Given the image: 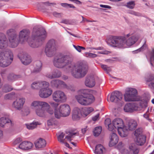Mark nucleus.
Returning <instances> with one entry per match:
<instances>
[{"mask_svg":"<svg viewBox=\"0 0 154 154\" xmlns=\"http://www.w3.org/2000/svg\"><path fill=\"white\" fill-rule=\"evenodd\" d=\"M10 122L11 121L8 118L2 117L0 119V126L2 127H3L5 124Z\"/></svg>","mask_w":154,"mask_h":154,"instance_id":"nucleus-33","label":"nucleus"},{"mask_svg":"<svg viewBox=\"0 0 154 154\" xmlns=\"http://www.w3.org/2000/svg\"><path fill=\"white\" fill-rule=\"evenodd\" d=\"M137 126V122L133 119L130 120L128 122L127 128L128 130L132 131L135 129Z\"/></svg>","mask_w":154,"mask_h":154,"instance_id":"nucleus-27","label":"nucleus"},{"mask_svg":"<svg viewBox=\"0 0 154 154\" xmlns=\"http://www.w3.org/2000/svg\"><path fill=\"white\" fill-rule=\"evenodd\" d=\"M123 145L124 144L122 142H119L118 144V147L119 149H120Z\"/></svg>","mask_w":154,"mask_h":154,"instance_id":"nucleus-62","label":"nucleus"},{"mask_svg":"<svg viewBox=\"0 0 154 154\" xmlns=\"http://www.w3.org/2000/svg\"><path fill=\"white\" fill-rule=\"evenodd\" d=\"M29 34L28 30L23 29L20 31L19 34L20 41L23 43L27 41L29 45L33 48L38 47L40 45L47 36L45 30L42 28L36 29L34 28L31 38L28 39Z\"/></svg>","mask_w":154,"mask_h":154,"instance_id":"nucleus-2","label":"nucleus"},{"mask_svg":"<svg viewBox=\"0 0 154 154\" xmlns=\"http://www.w3.org/2000/svg\"><path fill=\"white\" fill-rule=\"evenodd\" d=\"M81 108L82 111V117H84L87 116L89 114L94 111L93 108L91 107Z\"/></svg>","mask_w":154,"mask_h":154,"instance_id":"nucleus-28","label":"nucleus"},{"mask_svg":"<svg viewBox=\"0 0 154 154\" xmlns=\"http://www.w3.org/2000/svg\"><path fill=\"white\" fill-rule=\"evenodd\" d=\"M139 150L135 144L133 143L129 146V152L127 154H137Z\"/></svg>","mask_w":154,"mask_h":154,"instance_id":"nucleus-29","label":"nucleus"},{"mask_svg":"<svg viewBox=\"0 0 154 154\" xmlns=\"http://www.w3.org/2000/svg\"><path fill=\"white\" fill-rule=\"evenodd\" d=\"M41 123L38 122H33L29 124H26L25 125L27 128L29 130H32L37 127L38 125H40Z\"/></svg>","mask_w":154,"mask_h":154,"instance_id":"nucleus-31","label":"nucleus"},{"mask_svg":"<svg viewBox=\"0 0 154 154\" xmlns=\"http://www.w3.org/2000/svg\"><path fill=\"white\" fill-rule=\"evenodd\" d=\"M89 49H95L96 50H102L103 49V47H100L96 48H89Z\"/></svg>","mask_w":154,"mask_h":154,"instance_id":"nucleus-60","label":"nucleus"},{"mask_svg":"<svg viewBox=\"0 0 154 154\" xmlns=\"http://www.w3.org/2000/svg\"><path fill=\"white\" fill-rule=\"evenodd\" d=\"M18 57L22 63L25 65L29 64L32 61L31 57L26 53H20L18 54Z\"/></svg>","mask_w":154,"mask_h":154,"instance_id":"nucleus-16","label":"nucleus"},{"mask_svg":"<svg viewBox=\"0 0 154 154\" xmlns=\"http://www.w3.org/2000/svg\"><path fill=\"white\" fill-rule=\"evenodd\" d=\"M33 146V144L30 142L24 141L19 145V147L22 149H28L31 148Z\"/></svg>","mask_w":154,"mask_h":154,"instance_id":"nucleus-24","label":"nucleus"},{"mask_svg":"<svg viewBox=\"0 0 154 154\" xmlns=\"http://www.w3.org/2000/svg\"><path fill=\"white\" fill-rule=\"evenodd\" d=\"M106 152L105 148L101 144L97 145L94 151V152L95 154H104Z\"/></svg>","mask_w":154,"mask_h":154,"instance_id":"nucleus-23","label":"nucleus"},{"mask_svg":"<svg viewBox=\"0 0 154 154\" xmlns=\"http://www.w3.org/2000/svg\"><path fill=\"white\" fill-rule=\"evenodd\" d=\"M109 146L110 147L115 145L118 142L119 138L116 134L114 133H112L111 134Z\"/></svg>","mask_w":154,"mask_h":154,"instance_id":"nucleus-22","label":"nucleus"},{"mask_svg":"<svg viewBox=\"0 0 154 154\" xmlns=\"http://www.w3.org/2000/svg\"><path fill=\"white\" fill-rule=\"evenodd\" d=\"M25 101L26 99L25 98L21 97L17 98L13 102L12 106L14 108L20 110L23 108Z\"/></svg>","mask_w":154,"mask_h":154,"instance_id":"nucleus-15","label":"nucleus"},{"mask_svg":"<svg viewBox=\"0 0 154 154\" xmlns=\"http://www.w3.org/2000/svg\"><path fill=\"white\" fill-rule=\"evenodd\" d=\"M130 13L132 15H133L135 16H138L140 15L138 13L133 11H131L130 12Z\"/></svg>","mask_w":154,"mask_h":154,"instance_id":"nucleus-58","label":"nucleus"},{"mask_svg":"<svg viewBox=\"0 0 154 154\" xmlns=\"http://www.w3.org/2000/svg\"><path fill=\"white\" fill-rule=\"evenodd\" d=\"M106 125L108 127V129L109 131H114V127L112 126V123H111L110 119L109 118L106 119L105 121Z\"/></svg>","mask_w":154,"mask_h":154,"instance_id":"nucleus-32","label":"nucleus"},{"mask_svg":"<svg viewBox=\"0 0 154 154\" xmlns=\"http://www.w3.org/2000/svg\"><path fill=\"white\" fill-rule=\"evenodd\" d=\"M110 52L106 50L104 51H98L97 53L99 54H107L110 53Z\"/></svg>","mask_w":154,"mask_h":154,"instance_id":"nucleus-53","label":"nucleus"},{"mask_svg":"<svg viewBox=\"0 0 154 154\" xmlns=\"http://www.w3.org/2000/svg\"><path fill=\"white\" fill-rule=\"evenodd\" d=\"M49 84L48 82V85L43 86L40 89L38 94L40 97L46 98L50 96L52 93V90L49 88Z\"/></svg>","mask_w":154,"mask_h":154,"instance_id":"nucleus-12","label":"nucleus"},{"mask_svg":"<svg viewBox=\"0 0 154 154\" xmlns=\"http://www.w3.org/2000/svg\"><path fill=\"white\" fill-rule=\"evenodd\" d=\"M101 68L105 71L107 72H109L111 71V69L110 67L108 66L105 65H101Z\"/></svg>","mask_w":154,"mask_h":154,"instance_id":"nucleus-45","label":"nucleus"},{"mask_svg":"<svg viewBox=\"0 0 154 154\" xmlns=\"http://www.w3.org/2000/svg\"><path fill=\"white\" fill-rule=\"evenodd\" d=\"M136 143L137 145H142L146 141V137L145 135H140L136 138Z\"/></svg>","mask_w":154,"mask_h":154,"instance_id":"nucleus-30","label":"nucleus"},{"mask_svg":"<svg viewBox=\"0 0 154 154\" xmlns=\"http://www.w3.org/2000/svg\"><path fill=\"white\" fill-rule=\"evenodd\" d=\"M123 96L122 94L118 91H116L112 92L110 96V101L115 103H119L121 105L124 103L122 101Z\"/></svg>","mask_w":154,"mask_h":154,"instance_id":"nucleus-14","label":"nucleus"},{"mask_svg":"<svg viewBox=\"0 0 154 154\" xmlns=\"http://www.w3.org/2000/svg\"><path fill=\"white\" fill-rule=\"evenodd\" d=\"M154 79V75H151L149 78L146 80L147 82H150Z\"/></svg>","mask_w":154,"mask_h":154,"instance_id":"nucleus-56","label":"nucleus"},{"mask_svg":"<svg viewBox=\"0 0 154 154\" xmlns=\"http://www.w3.org/2000/svg\"><path fill=\"white\" fill-rule=\"evenodd\" d=\"M150 61L151 66H154V48L152 50L151 54Z\"/></svg>","mask_w":154,"mask_h":154,"instance_id":"nucleus-41","label":"nucleus"},{"mask_svg":"<svg viewBox=\"0 0 154 154\" xmlns=\"http://www.w3.org/2000/svg\"><path fill=\"white\" fill-rule=\"evenodd\" d=\"M53 14L55 17L57 18H60L62 16V14L61 13H58L56 12H54Z\"/></svg>","mask_w":154,"mask_h":154,"instance_id":"nucleus-52","label":"nucleus"},{"mask_svg":"<svg viewBox=\"0 0 154 154\" xmlns=\"http://www.w3.org/2000/svg\"><path fill=\"white\" fill-rule=\"evenodd\" d=\"M100 6L102 8H108V9H110L111 8L110 6H109V5H100Z\"/></svg>","mask_w":154,"mask_h":154,"instance_id":"nucleus-57","label":"nucleus"},{"mask_svg":"<svg viewBox=\"0 0 154 154\" xmlns=\"http://www.w3.org/2000/svg\"><path fill=\"white\" fill-rule=\"evenodd\" d=\"M143 116L146 119H147L150 120L149 119V115L147 113H146L144 114L143 115Z\"/></svg>","mask_w":154,"mask_h":154,"instance_id":"nucleus-61","label":"nucleus"},{"mask_svg":"<svg viewBox=\"0 0 154 154\" xmlns=\"http://www.w3.org/2000/svg\"><path fill=\"white\" fill-rule=\"evenodd\" d=\"M34 144L37 149H40L45 147L46 146V143L44 139L39 138L35 141Z\"/></svg>","mask_w":154,"mask_h":154,"instance_id":"nucleus-21","label":"nucleus"},{"mask_svg":"<svg viewBox=\"0 0 154 154\" xmlns=\"http://www.w3.org/2000/svg\"><path fill=\"white\" fill-rule=\"evenodd\" d=\"M32 107V106H31ZM36 108L35 109V112L37 116L42 117H45L47 115L46 113V112L45 110L44 109V108ZM33 108V107H32ZM33 108H34L33 107Z\"/></svg>","mask_w":154,"mask_h":154,"instance_id":"nucleus-25","label":"nucleus"},{"mask_svg":"<svg viewBox=\"0 0 154 154\" xmlns=\"http://www.w3.org/2000/svg\"><path fill=\"white\" fill-rule=\"evenodd\" d=\"M13 89L12 87L9 85H5L3 88V92L7 93L11 91Z\"/></svg>","mask_w":154,"mask_h":154,"instance_id":"nucleus-38","label":"nucleus"},{"mask_svg":"<svg viewBox=\"0 0 154 154\" xmlns=\"http://www.w3.org/2000/svg\"><path fill=\"white\" fill-rule=\"evenodd\" d=\"M69 22V21L68 20L66 19H63V20L61 22V23H63L65 24H67Z\"/></svg>","mask_w":154,"mask_h":154,"instance_id":"nucleus-63","label":"nucleus"},{"mask_svg":"<svg viewBox=\"0 0 154 154\" xmlns=\"http://www.w3.org/2000/svg\"><path fill=\"white\" fill-rule=\"evenodd\" d=\"M140 38L138 35H131L130 33L125 36H109L106 42L109 46L117 48L130 47L134 44Z\"/></svg>","mask_w":154,"mask_h":154,"instance_id":"nucleus-3","label":"nucleus"},{"mask_svg":"<svg viewBox=\"0 0 154 154\" xmlns=\"http://www.w3.org/2000/svg\"><path fill=\"white\" fill-rule=\"evenodd\" d=\"M135 5V3L134 1H131L127 3L126 6L130 9H133Z\"/></svg>","mask_w":154,"mask_h":154,"instance_id":"nucleus-42","label":"nucleus"},{"mask_svg":"<svg viewBox=\"0 0 154 154\" xmlns=\"http://www.w3.org/2000/svg\"><path fill=\"white\" fill-rule=\"evenodd\" d=\"M75 134V133H70L67 136L65 137V139H66L68 141H70L72 140L71 138Z\"/></svg>","mask_w":154,"mask_h":154,"instance_id":"nucleus-48","label":"nucleus"},{"mask_svg":"<svg viewBox=\"0 0 154 154\" xmlns=\"http://www.w3.org/2000/svg\"><path fill=\"white\" fill-rule=\"evenodd\" d=\"M95 81L93 77L88 76L86 78L85 85L86 86L89 88H92L95 85Z\"/></svg>","mask_w":154,"mask_h":154,"instance_id":"nucleus-20","label":"nucleus"},{"mask_svg":"<svg viewBox=\"0 0 154 154\" xmlns=\"http://www.w3.org/2000/svg\"><path fill=\"white\" fill-rule=\"evenodd\" d=\"M48 82L45 81H37L33 82L31 85V88L33 89L37 90L44 85H48Z\"/></svg>","mask_w":154,"mask_h":154,"instance_id":"nucleus-18","label":"nucleus"},{"mask_svg":"<svg viewBox=\"0 0 154 154\" xmlns=\"http://www.w3.org/2000/svg\"><path fill=\"white\" fill-rule=\"evenodd\" d=\"M7 45V41L5 35L2 34H0V49L5 48Z\"/></svg>","mask_w":154,"mask_h":154,"instance_id":"nucleus-26","label":"nucleus"},{"mask_svg":"<svg viewBox=\"0 0 154 154\" xmlns=\"http://www.w3.org/2000/svg\"><path fill=\"white\" fill-rule=\"evenodd\" d=\"M58 46L57 42L54 39L49 40L45 49V52L47 56L50 57L53 56Z\"/></svg>","mask_w":154,"mask_h":154,"instance_id":"nucleus-9","label":"nucleus"},{"mask_svg":"<svg viewBox=\"0 0 154 154\" xmlns=\"http://www.w3.org/2000/svg\"><path fill=\"white\" fill-rule=\"evenodd\" d=\"M13 29H10L7 31V33L9 35H11L9 38V41L11 46L12 48H15L17 46L19 40L17 39V35L15 34L12 35L14 32Z\"/></svg>","mask_w":154,"mask_h":154,"instance_id":"nucleus-13","label":"nucleus"},{"mask_svg":"<svg viewBox=\"0 0 154 154\" xmlns=\"http://www.w3.org/2000/svg\"><path fill=\"white\" fill-rule=\"evenodd\" d=\"M137 91L135 88H127L124 94L125 100L127 102L140 101V106L142 108L146 107L149 100L146 98L137 96Z\"/></svg>","mask_w":154,"mask_h":154,"instance_id":"nucleus-4","label":"nucleus"},{"mask_svg":"<svg viewBox=\"0 0 154 154\" xmlns=\"http://www.w3.org/2000/svg\"><path fill=\"white\" fill-rule=\"evenodd\" d=\"M70 113L71 109L69 106L67 104H63L60 105L58 109H56L54 115L56 118L59 119L62 117L69 116Z\"/></svg>","mask_w":154,"mask_h":154,"instance_id":"nucleus-8","label":"nucleus"},{"mask_svg":"<svg viewBox=\"0 0 154 154\" xmlns=\"http://www.w3.org/2000/svg\"><path fill=\"white\" fill-rule=\"evenodd\" d=\"M81 108L76 107L74 108L72 113V118L73 120H78L82 116Z\"/></svg>","mask_w":154,"mask_h":154,"instance_id":"nucleus-17","label":"nucleus"},{"mask_svg":"<svg viewBox=\"0 0 154 154\" xmlns=\"http://www.w3.org/2000/svg\"><path fill=\"white\" fill-rule=\"evenodd\" d=\"M71 55L59 54L54 58L53 62L55 67L63 69L66 72L71 70L72 75L75 78L78 79L84 77L88 71V66L81 63L73 65Z\"/></svg>","mask_w":154,"mask_h":154,"instance_id":"nucleus-1","label":"nucleus"},{"mask_svg":"<svg viewBox=\"0 0 154 154\" xmlns=\"http://www.w3.org/2000/svg\"><path fill=\"white\" fill-rule=\"evenodd\" d=\"M52 97L53 100L56 102H64L67 99L66 95L61 91H57L54 92Z\"/></svg>","mask_w":154,"mask_h":154,"instance_id":"nucleus-11","label":"nucleus"},{"mask_svg":"<svg viewBox=\"0 0 154 154\" xmlns=\"http://www.w3.org/2000/svg\"><path fill=\"white\" fill-rule=\"evenodd\" d=\"M59 87L58 88H66L67 87V85L63 82L59 80Z\"/></svg>","mask_w":154,"mask_h":154,"instance_id":"nucleus-44","label":"nucleus"},{"mask_svg":"<svg viewBox=\"0 0 154 154\" xmlns=\"http://www.w3.org/2000/svg\"><path fill=\"white\" fill-rule=\"evenodd\" d=\"M65 134L63 133H61L60 135L57 136V138L58 141L61 144L63 143L65 140V138H64Z\"/></svg>","mask_w":154,"mask_h":154,"instance_id":"nucleus-36","label":"nucleus"},{"mask_svg":"<svg viewBox=\"0 0 154 154\" xmlns=\"http://www.w3.org/2000/svg\"><path fill=\"white\" fill-rule=\"evenodd\" d=\"M59 80L54 79L52 80L51 82V84L52 87L58 88L59 87Z\"/></svg>","mask_w":154,"mask_h":154,"instance_id":"nucleus-39","label":"nucleus"},{"mask_svg":"<svg viewBox=\"0 0 154 154\" xmlns=\"http://www.w3.org/2000/svg\"><path fill=\"white\" fill-rule=\"evenodd\" d=\"M86 55L87 57L90 58H94L98 56L96 54L88 52L86 53Z\"/></svg>","mask_w":154,"mask_h":154,"instance_id":"nucleus-49","label":"nucleus"},{"mask_svg":"<svg viewBox=\"0 0 154 154\" xmlns=\"http://www.w3.org/2000/svg\"><path fill=\"white\" fill-rule=\"evenodd\" d=\"M112 125L114 127V131L115 128H117L120 136L124 137L127 136L128 129L127 127L125 126L124 122L122 119L119 118L114 119L112 121Z\"/></svg>","mask_w":154,"mask_h":154,"instance_id":"nucleus-6","label":"nucleus"},{"mask_svg":"<svg viewBox=\"0 0 154 154\" xmlns=\"http://www.w3.org/2000/svg\"><path fill=\"white\" fill-rule=\"evenodd\" d=\"M42 65V63L40 61H37L35 63V66L33 70V72H40L41 70Z\"/></svg>","mask_w":154,"mask_h":154,"instance_id":"nucleus-34","label":"nucleus"},{"mask_svg":"<svg viewBox=\"0 0 154 154\" xmlns=\"http://www.w3.org/2000/svg\"><path fill=\"white\" fill-rule=\"evenodd\" d=\"M102 131V128L100 127H96L94 131V135L95 136H98L101 132Z\"/></svg>","mask_w":154,"mask_h":154,"instance_id":"nucleus-37","label":"nucleus"},{"mask_svg":"<svg viewBox=\"0 0 154 154\" xmlns=\"http://www.w3.org/2000/svg\"><path fill=\"white\" fill-rule=\"evenodd\" d=\"M50 104L51 106L54 108V112H55L56 109H58V107H57L58 104L54 102H51L50 103Z\"/></svg>","mask_w":154,"mask_h":154,"instance_id":"nucleus-50","label":"nucleus"},{"mask_svg":"<svg viewBox=\"0 0 154 154\" xmlns=\"http://www.w3.org/2000/svg\"><path fill=\"white\" fill-rule=\"evenodd\" d=\"M46 77L50 79H52L55 78V77H56V76H55V74L54 73L52 74H47L46 75Z\"/></svg>","mask_w":154,"mask_h":154,"instance_id":"nucleus-55","label":"nucleus"},{"mask_svg":"<svg viewBox=\"0 0 154 154\" xmlns=\"http://www.w3.org/2000/svg\"><path fill=\"white\" fill-rule=\"evenodd\" d=\"M47 123L48 126H53L56 127L58 125V122L55 119H51L48 120Z\"/></svg>","mask_w":154,"mask_h":154,"instance_id":"nucleus-35","label":"nucleus"},{"mask_svg":"<svg viewBox=\"0 0 154 154\" xmlns=\"http://www.w3.org/2000/svg\"><path fill=\"white\" fill-rule=\"evenodd\" d=\"M142 129L141 128H138L135 130L134 135L136 138L140 135H143L142 134Z\"/></svg>","mask_w":154,"mask_h":154,"instance_id":"nucleus-43","label":"nucleus"},{"mask_svg":"<svg viewBox=\"0 0 154 154\" xmlns=\"http://www.w3.org/2000/svg\"><path fill=\"white\" fill-rule=\"evenodd\" d=\"M17 78V76L13 73L10 74L8 76V80L9 81H14Z\"/></svg>","mask_w":154,"mask_h":154,"instance_id":"nucleus-40","label":"nucleus"},{"mask_svg":"<svg viewBox=\"0 0 154 154\" xmlns=\"http://www.w3.org/2000/svg\"><path fill=\"white\" fill-rule=\"evenodd\" d=\"M31 106L34 108L41 107L42 108H47L45 110L46 113H48L51 115L54 113L53 109L46 102L39 100H35L32 101L31 103Z\"/></svg>","mask_w":154,"mask_h":154,"instance_id":"nucleus-10","label":"nucleus"},{"mask_svg":"<svg viewBox=\"0 0 154 154\" xmlns=\"http://www.w3.org/2000/svg\"><path fill=\"white\" fill-rule=\"evenodd\" d=\"M149 86L151 88H154V83H150L149 84Z\"/></svg>","mask_w":154,"mask_h":154,"instance_id":"nucleus-64","label":"nucleus"},{"mask_svg":"<svg viewBox=\"0 0 154 154\" xmlns=\"http://www.w3.org/2000/svg\"><path fill=\"white\" fill-rule=\"evenodd\" d=\"M82 94L75 96L78 103L82 105L87 106L94 102L95 98L93 95L90 93L88 90L82 89L80 90Z\"/></svg>","mask_w":154,"mask_h":154,"instance_id":"nucleus-5","label":"nucleus"},{"mask_svg":"<svg viewBox=\"0 0 154 154\" xmlns=\"http://www.w3.org/2000/svg\"><path fill=\"white\" fill-rule=\"evenodd\" d=\"M124 110L126 112H132L138 110V107L135 104L129 103L125 106Z\"/></svg>","mask_w":154,"mask_h":154,"instance_id":"nucleus-19","label":"nucleus"},{"mask_svg":"<svg viewBox=\"0 0 154 154\" xmlns=\"http://www.w3.org/2000/svg\"><path fill=\"white\" fill-rule=\"evenodd\" d=\"M73 47L77 51L79 52H81L82 50H84L85 49L84 47L80 46L73 45Z\"/></svg>","mask_w":154,"mask_h":154,"instance_id":"nucleus-46","label":"nucleus"},{"mask_svg":"<svg viewBox=\"0 0 154 154\" xmlns=\"http://www.w3.org/2000/svg\"><path fill=\"white\" fill-rule=\"evenodd\" d=\"M55 74V78H59L61 75V73L60 72H58L57 73L55 72L54 73Z\"/></svg>","mask_w":154,"mask_h":154,"instance_id":"nucleus-59","label":"nucleus"},{"mask_svg":"<svg viewBox=\"0 0 154 154\" xmlns=\"http://www.w3.org/2000/svg\"><path fill=\"white\" fill-rule=\"evenodd\" d=\"M13 95L11 93L6 94L4 97V99L5 100H10L12 98Z\"/></svg>","mask_w":154,"mask_h":154,"instance_id":"nucleus-47","label":"nucleus"},{"mask_svg":"<svg viewBox=\"0 0 154 154\" xmlns=\"http://www.w3.org/2000/svg\"><path fill=\"white\" fill-rule=\"evenodd\" d=\"M99 117V114H97L92 118V120L94 121H96L98 120Z\"/></svg>","mask_w":154,"mask_h":154,"instance_id":"nucleus-54","label":"nucleus"},{"mask_svg":"<svg viewBox=\"0 0 154 154\" xmlns=\"http://www.w3.org/2000/svg\"><path fill=\"white\" fill-rule=\"evenodd\" d=\"M13 58V54L9 50L7 49L3 53H0V66L3 67L7 66L11 63Z\"/></svg>","mask_w":154,"mask_h":154,"instance_id":"nucleus-7","label":"nucleus"},{"mask_svg":"<svg viewBox=\"0 0 154 154\" xmlns=\"http://www.w3.org/2000/svg\"><path fill=\"white\" fill-rule=\"evenodd\" d=\"M66 89L72 91H74L75 90V88L74 86L71 85H67V87Z\"/></svg>","mask_w":154,"mask_h":154,"instance_id":"nucleus-51","label":"nucleus"}]
</instances>
